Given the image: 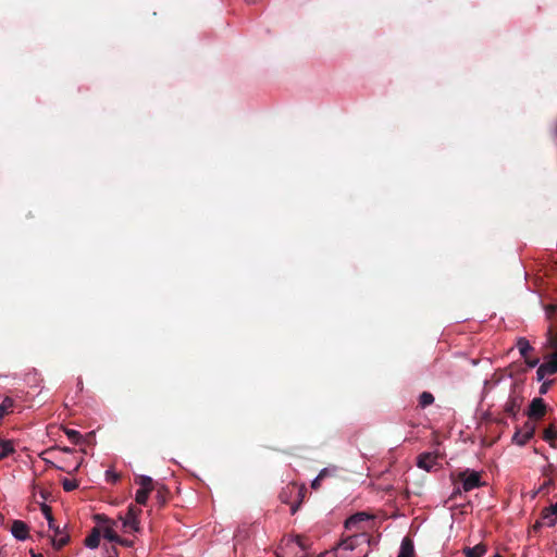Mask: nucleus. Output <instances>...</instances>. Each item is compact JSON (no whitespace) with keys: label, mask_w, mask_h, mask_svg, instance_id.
Segmentation results:
<instances>
[{"label":"nucleus","mask_w":557,"mask_h":557,"mask_svg":"<svg viewBox=\"0 0 557 557\" xmlns=\"http://www.w3.org/2000/svg\"><path fill=\"white\" fill-rule=\"evenodd\" d=\"M546 346L555 350L554 352L545 356L544 358L547 360L539 366L536 371L537 381L544 380L546 375L557 373V335H554L550 329L547 332Z\"/></svg>","instance_id":"1"},{"label":"nucleus","mask_w":557,"mask_h":557,"mask_svg":"<svg viewBox=\"0 0 557 557\" xmlns=\"http://www.w3.org/2000/svg\"><path fill=\"white\" fill-rule=\"evenodd\" d=\"M458 481L461 483L463 492H470L484 485L481 481V474L474 470L466 469L458 473Z\"/></svg>","instance_id":"2"},{"label":"nucleus","mask_w":557,"mask_h":557,"mask_svg":"<svg viewBox=\"0 0 557 557\" xmlns=\"http://www.w3.org/2000/svg\"><path fill=\"white\" fill-rule=\"evenodd\" d=\"M141 513V509L135 505H129L127 508L126 516L121 518L123 521V529L125 532H138L140 530L138 517Z\"/></svg>","instance_id":"3"},{"label":"nucleus","mask_w":557,"mask_h":557,"mask_svg":"<svg viewBox=\"0 0 557 557\" xmlns=\"http://www.w3.org/2000/svg\"><path fill=\"white\" fill-rule=\"evenodd\" d=\"M535 425L532 422H525L522 428L517 429L512 436V442L519 446H523L534 435Z\"/></svg>","instance_id":"4"},{"label":"nucleus","mask_w":557,"mask_h":557,"mask_svg":"<svg viewBox=\"0 0 557 557\" xmlns=\"http://www.w3.org/2000/svg\"><path fill=\"white\" fill-rule=\"evenodd\" d=\"M546 413V405L543 398H534L528 410V417L533 420L542 419Z\"/></svg>","instance_id":"5"},{"label":"nucleus","mask_w":557,"mask_h":557,"mask_svg":"<svg viewBox=\"0 0 557 557\" xmlns=\"http://www.w3.org/2000/svg\"><path fill=\"white\" fill-rule=\"evenodd\" d=\"M522 401L523 398L512 392L504 406V411L508 416L516 418L518 411L520 410Z\"/></svg>","instance_id":"6"},{"label":"nucleus","mask_w":557,"mask_h":557,"mask_svg":"<svg viewBox=\"0 0 557 557\" xmlns=\"http://www.w3.org/2000/svg\"><path fill=\"white\" fill-rule=\"evenodd\" d=\"M11 532L15 539L24 541L28 536V527L21 520H14L11 527Z\"/></svg>","instance_id":"7"},{"label":"nucleus","mask_w":557,"mask_h":557,"mask_svg":"<svg viewBox=\"0 0 557 557\" xmlns=\"http://www.w3.org/2000/svg\"><path fill=\"white\" fill-rule=\"evenodd\" d=\"M436 465V456L431 453H423L418 456L417 466L426 471H431Z\"/></svg>","instance_id":"8"},{"label":"nucleus","mask_w":557,"mask_h":557,"mask_svg":"<svg viewBox=\"0 0 557 557\" xmlns=\"http://www.w3.org/2000/svg\"><path fill=\"white\" fill-rule=\"evenodd\" d=\"M370 519V516L363 511H360V512H357L352 516H350L346 521H345V528L348 529V530H351V529H359L358 525L359 523L363 522V521H367Z\"/></svg>","instance_id":"9"},{"label":"nucleus","mask_w":557,"mask_h":557,"mask_svg":"<svg viewBox=\"0 0 557 557\" xmlns=\"http://www.w3.org/2000/svg\"><path fill=\"white\" fill-rule=\"evenodd\" d=\"M336 471H337L336 467L322 469L320 471V473L318 474V476L312 481L311 487L313 490H319L321 486L322 480H324L325 478H329V476H334Z\"/></svg>","instance_id":"10"},{"label":"nucleus","mask_w":557,"mask_h":557,"mask_svg":"<svg viewBox=\"0 0 557 557\" xmlns=\"http://www.w3.org/2000/svg\"><path fill=\"white\" fill-rule=\"evenodd\" d=\"M101 537V529L99 527H95L91 530V533L85 539V545L89 548H97L100 543Z\"/></svg>","instance_id":"11"},{"label":"nucleus","mask_w":557,"mask_h":557,"mask_svg":"<svg viewBox=\"0 0 557 557\" xmlns=\"http://www.w3.org/2000/svg\"><path fill=\"white\" fill-rule=\"evenodd\" d=\"M486 550V545L483 543H479L473 547H465L463 554L466 555V557H483Z\"/></svg>","instance_id":"12"},{"label":"nucleus","mask_w":557,"mask_h":557,"mask_svg":"<svg viewBox=\"0 0 557 557\" xmlns=\"http://www.w3.org/2000/svg\"><path fill=\"white\" fill-rule=\"evenodd\" d=\"M136 484L140 485V490H146L148 492L154 491V488L159 485L153 482L150 476L147 475H138L135 479Z\"/></svg>","instance_id":"13"},{"label":"nucleus","mask_w":557,"mask_h":557,"mask_svg":"<svg viewBox=\"0 0 557 557\" xmlns=\"http://www.w3.org/2000/svg\"><path fill=\"white\" fill-rule=\"evenodd\" d=\"M414 549L413 543L409 537H405L401 542L400 552L398 557H413Z\"/></svg>","instance_id":"14"},{"label":"nucleus","mask_w":557,"mask_h":557,"mask_svg":"<svg viewBox=\"0 0 557 557\" xmlns=\"http://www.w3.org/2000/svg\"><path fill=\"white\" fill-rule=\"evenodd\" d=\"M516 346L522 357H527L531 351L534 350L525 337H519L517 339Z\"/></svg>","instance_id":"15"},{"label":"nucleus","mask_w":557,"mask_h":557,"mask_svg":"<svg viewBox=\"0 0 557 557\" xmlns=\"http://www.w3.org/2000/svg\"><path fill=\"white\" fill-rule=\"evenodd\" d=\"M359 544V537L357 535L348 536L343 540L337 546L343 547L346 552L351 553Z\"/></svg>","instance_id":"16"},{"label":"nucleus","mask_w":557,"mask_h":557,"mask_svg":"<svg viewBox=\"0 0 557 557\" xmlns=\"http://www.w3.org/2000/svg\"><path fill=\"white\" fill-rule=\"evenodd\" d=\"M14 446L12 441L1 440L0 438V460L7 458L11 454L14 453Z\"/></svg>","instance_id":"17"},{"label":"nucleus","mask_w":557,"mask_h":557,"mask_svg":"<svg viewBox=\"0 0 557 557\" xmlns=\"http://www.w3.org/2000/svg\"><path fill=\"white\" fill-rule=\"evenodd\" d=\"M156 499L160 506H164L168 502L169 496V490L164 486L159 484L156 488Z\"/></svg>","instance_id":"18"},{"label":"nucleus","mask_w":557,"mask_h":557,"mask_svg":"<svg viewBox=\"0 0 557 557\" xmlns=\"http://www.w3.org/2000/svg\"><path fill=\"white\" fill-rule=\"evenodd\" d=\"M541 519L547 527H554L557 522V517L554 513H550L546 507L541 512Z\"/></svg>","instance_id":"19"},{"label":"nucleus","mask_w":557,"mask_h":557,"mask_svg":"<svg viewBox=\"0 0 557 557\" xmlns=\"http://www.w3.org/2000/svg\"><path fill=\"white\" fill-rule=\"evenodd\" d=\"M14 406V400L11 397H5L2 403H0V419H2L5 414L11 412Z\"/></svg>","instance_id":"20"},{"label":"nucleus","mask_w":557,"mask_h":557,"mask_svg":"<svg viewBox=\"0 0 557 557\" xmlns=\"http://www.w3.org/2000/svg\"><path fill=\"white\" fill-rule=\"evenodd\" d=\"M70 542V535L69 534H62L57 537H52V545L54 549L60 550L63 548L67 543Z\"/></svg>","instance_id":"21"},{"label":"nucleus","mask_w":557,"mask_h":557,"mask_svg":"<svg viewBox=\"0 0 557 557\" xmlns=\"http://www.w3.org/2000/svg\"><path fill=\"white\" fill-rule=\"evenodd\" d=\"M434 403V396L430 392H423L419 396V406L425 408Z\"/></svg>","instance_id":"22"},{"label":"nucleus","mask_w":557,"mask_h":557,"mask_svg":"<svg viewBox=\"0 0 557 557\" xmlns=\"http://www.w3.org/2000/svg\"><path fill=\"white\" fill-rule=\"evenodd\" d=\"M101 534H103L104 539L109 540L110 542L116 543L120 535L116 534L112 525H107L101 530Z\"/></svg>","instance_id":"23"},{"label":"nucleus","mask_w":557,"mask_h":557,"mask_svg":"<svg viewBox=\"0 0 557 557\" xmlns=\"http://www.w3.org/2000/svg\"><path fill=\"white\" fill-rule=\"evenodd\" d=\"M543 438L544 441L548 442L550 446H555L554 441L557 438V431L554 429L553 425L545 429Z\"/></svg>","instance_id":"24"},{"label":"nucleus","mask_w":557,"mask_h":557,"mask_svg":"<svg viewBox=\"0 0 557 557\" xmlns=\"http://www.w3.org/2000/svg\"><path fill=\"white\" fill-rule=\"evenodd\" d=\"M67 438L73 443V444H78L82 440V435L78 431L76 430H72V429H65L64 430Z\"/></svg>","instance_id":"25"},{"label":"nucleus","mask_w":557,"mask_h":557,"mask_svg":"<svg viewBox=\"0 0 557 557\" xmlns=\"http://www.w3.org/2000/svg\"><path fill=\"white\" fill-rule=\"evenodd\" d=\"M41 511L45 515L46 519L48 520L49 528H54V518L52 516L51 507L48 505H42Z\"/></svg>","instance_id":"26"},{"label":"nucleus","mask_w":557,"mask_h":557,"mask_svg":"<svg viewBox=\"0 0 557 557\" xmlns=\"http://www.w3.org/2000/svg\"><path fill=\"white\" fill-rule=\"evenodd\" d=\"M62 486L65 492H72L78 487V482L76 480L63 479Z\"/></svg>","instance_id":"27"},{"label":"nucleus","mask_w":557,"mask_h":557,"mask_svg":"<svg viewBox=\"0 0 557 557\" xmlns=\"http://www.w3.org/2000/svg\"><path fill=\"white\" fill-rule=\"evenodd\" d=\"M151 492H148L146 490H138L136 492V503L139 504V505H146L147 504V500H148V497H149V494Z\"/></svg>","instance_id":"28"},{"label":"nucleus","mask_w":557,"mask_h":557,"mask_svg":"<svg viewBox=\"0 0 557 557\" xmlns=\"http://www.w3.org/2000/svg\"><path fill=\"white\" fill-rule=\"evenodd\" d=\"M297 493H298V496H299V502L294 504V505H292V507H290L292 515H295L297 512V510L299 509L300 504L302 502V498L305 496V490L304 488H298Z\"/></svg>","instance_id":"29"},{"label":"nucleus","mask_w":557,"mask_h":557,"mask_svg":"<svg viewBox=\"0 0 557 557\" xmlns=\"http://www.w3.org/2000/svg\"><path fill=\"white\" fill-rule=\"evenodd\" d=\"M524 358V361H525V364L529 367V368H534L536 367L539 363H540V358H530L529 355L527 357H523Z\"/></svg>","instance_id":"30"},{"label":"nucleus","mask_w":557,"mask_h":557,"mask_svg":"<svg viewBox=\"0 0 557 557\" xmlns=\"http://www.w3.org/2000/svg\"><path fill=\"white\" fill-rule=\"evenodd\" d=\"M106 475H107V480L111 481L112 483H116L121 479L120 474L111 472V471H107Z\"/></svg>","instance_id":"31"},{"label":"nucleus","mask_w":557,"mask_h":557,"mask_svg":"<svg viewBox=\"0 0 557 557\" xmlns=\"http://www.w3.org/2000/svg\"><path fill=\"white\" fill-rule=\"evenodd\" d=\"M552 384H553V381L543 382L542 385L540 386V394L541 395L546 394Z\"/></svg>","instance_id":"32"},{"label":"nucleus","mask_w":557,"mask_h":557,"mask_svg":"<svg viewBox=\"0 0 557 557\" xmlns=\"http://www.w3.org/2000/svg\"><path fill=\"white\" fill-rule=\"evenodd\" d=\"M94 519L97 523H108L110 521L109 518L104 515H96Z\"/></svg>","instance_id":"33"},{"label":"nucleus","mask_w":557,"mask_h":557,"mask_svg":"<svg viewBox=\"0 0 557 557\" xmlns=\"http://www.w3.org/2000/svg\"><path fill=\"white\" fill-rule=\"evenodd\" d=\"M116 544H120V545L126 546V547H131L133 545V542L120 536L119 540L116 541Z\"/></svg>","instance_id":"34"},{"label":"nucleus","mask_w":557,"mask_h":557,"mask_svg":"<svg viewBox=\"0 0 557 557\" xmlns=\"http://www.w3.org/2000/svg\"><path fill=\"white\" fill-rule=\"evenodd\" d=\"M53 531H54V536L53 537H57L59 535H62L63 534V531L54 524V528H51Z\"/></svg>","instance_id":"35"},{"label":"nucleus","mask_w":557,"mask_h":557,"mask_svg":"<svg viewBox=\"0 0 557 557\" xmlns=\"http://www.w3.org/2000/svg\"><path fill=\"white\" fill-rule=\"evenodd\" d=\"M550 513H554L557 517V503L547 507Z\"/></svg>","instance_id":"36"},{"label":"nucleus","mask_w":557,"mask_h":557,"mask_svg":"<svg viewBox=\"0 0 557 557\" xmlns=\"http://www.w3.org/2000/svg\"><path fill=\"white\" fill-rule=\"evenodd\" d=\"M297 544H298V546H299L301 549H306V547H305V545H304L302 540H301V537H300V536H297Z\"/></svg>","instance_id":"37"},{"label":"nucleus","mask_w":557,"mask_h":557,"mask_svg":"<svg viewBox=\"0 0 557 557\" xmlns=\"http://www.w3.org/2000/svg\"><path fill=\"white\" fill-rule=\"evenodd\" d=\"M543 524H544V522H542V521H536V522L534 523V525H533V529H534V530H539Z\"/></svg>","instance_id":"38"},{"label":"nucleus","mask_w":557,"mask_h":557,"mask_svg":"<svg viewBox=\"0 0 557 557\" xmlns=\"http://www.w3.org/2000/svg\"><path fill=\"white\" fill-rule=\"evenodd\" d=\"M461 494V490L459 487H457L454 492H453V495H451V498H455L457 495H460Z\"/></svg>","instance_id":"39"},{"label":"nucleus","mask_w":557,"mask_h":557,"mask_svg":"<svg viewBox=\"0 0 557 557\" xmlns=\"http://www.w3.org/2000/svg\"><path fill=\"white\" fill-rule=\"evenodd\" d=\"M32 557H44V556H42L41 554H35V553H33V554H32Z\"/></svg>","instance_id":"40"},{"label":"nucleus","mask_w":557,"mask_h":557,"mask_svg":"<svg viewBox=\"0 0 557 557\" xmlns=\"http://www.w3.org/2000/svg\"><path fill=\"white\" fill-rule=\"evenodd\" d=\"M113 550H114L115 556H108V557H119V556H117V552H116V549H115V548H113Z\"/></svg>","instance_id":"41"}]
</instances>
